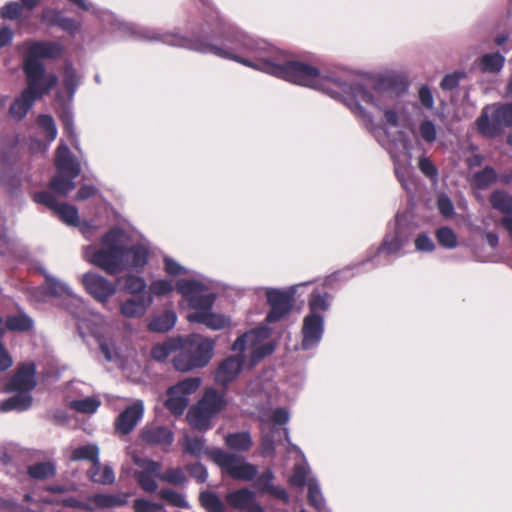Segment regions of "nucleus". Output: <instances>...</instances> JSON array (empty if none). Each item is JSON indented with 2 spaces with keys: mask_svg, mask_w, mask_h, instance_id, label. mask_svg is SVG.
<instances>
[{
  "mask_svg": "<svg viewBox=\"0 0 512 512\" xmlns=\"http://www.w3.org/2000/svg\"><path fill=\"white\" fill-rule=\"evenodd\" d=\"M194 50L234 60L246 66L282 78L294 84L310 87L342 101L373 130L371 117L360 102L383 112L385 122L397 127L404 119L400 94L391 79L377 78L356 82L346 70L332 76L322 75L317 68L287 56L264 40H255L238 29L225 35L221 46L194 39Z\"/></svg>",
  "mask_w": 512,
  "mask_h": 512,
  "instance_id": "1",
  "label": "nucleus"
},
{
  "mask_svg": "<svg viewBox=\"0 0 512 512\" xmlns=\"http://www.w3.org/2000/svg\"><path fill=\"white\" fill-rule=\"evenodd\" d=\"M102 248L89 245L83 257L105 272L115 275L126 269L142 268L148 260V250L140 244L129 245V236L121 229H111L101 240Z\"/></svg>",
  "mask_w": 512,
  "mask_h": 512,
  "instance_id": "2",
  "label": "nucleus"
},
{
  "mask_svg": "<svg viewBox=\"0 0 512 512\" xmlns=\"http://www.w3.org/2000/svg\"><path fill=\"white\" fill-rule=\"evenodd\" d=\"M46 279V286L51 295L63 298L65 308L78 320V330L82 337L90 333L99 344L101 352L107 361L117 359L113 343L105 338L109 327L103 316L99 313L89 311L83 300L75 295L71 288L64 282L49 275L45 270L41 271Z\"/></svg>",
  "mask_w": 512,
  "mask_h": 512,
  "instance_id": "3",
  "label": "nucleus"
},
{
  "mask_svg": "<svg viewBox=\"0 0 512 512\" xmlns=\"http://www.w3.org/2000/svg\"><path fill=\"white\" fill-rule=\"evenodd\" d=\"M270 330L265 327H257L238 337L232 346L237 353L222 361L216 371V382L226 385L233 381L244 365L253 367L258 361L274 351V345L267 342Z\"/></svg>",
  "mask_w": 512,
  "mask_h": 512,
  "instance_id": "4",
  "label": "nucleus"
},
{
  "mask_svg": "<svg viewBox=\"0 0 512 512\" xmlns=\"http://www.w3.org/2000/svg\"><path fill=\"white\" fill-rule=\"evenodd\" d=\"M175 287L194 310L187 316L189 322L201 323L212 330H220L229 325L228 318L211 311L215 294L211 291V282L202 275L192 273L189 279H179Z\"/></svg>",
  "mask_w": 512,
  "mask_h": 512,
  "instance_id": "5",
  "label": "nucleus"
},
{
  "mask_svg": "<svg viewBox=\"0 0 512 512\" xmlns=\"http://www.w3.org/2000/svg\"><path fill=\"white\" fill-rule=\"evenodd\" d=\"M178 353L173 357V366L177 371L189 372L207 366L213 356L215 342L200 334H191L178 338Z\"/></svg>",
  "mask_w": 512,
  "mask_h": 512,
  "instance_id": "6",
  "label": "nucleus"
},
{
  "mask_svg": "<svg viewBox=\"0 0 512 512\" xmlns=\"http://www.w3.org/2000/svg\"><path fill=\"white\" fill-rule=\"evenodd\" d=\"M55 166L56 176L50 182V189L60 195L66 196L75 188L74 180L80 175L81 166L71 154L67 145L60 143L56 150Z\"/></svg>",
  "mask_w": 512,
  "mask_h": 512,
  "instance_id": "7",
  "label": "nucleus"
},
{
  "mask_svg": "<svg viewBox=\"0 0 512 512\" xmlns=\"http://www.w3.org/2000/svg\"><path fill=\"white\" fill-rule=\"evenodd\" d=\"M512 125V104L486 105L476 120L478 132L487 138H496Z\"/></svg>",
  "mask_w": 512,
  "mask_h": 512,
  "instance_id": "8",
  "label": "nucleus"
},
{
  "mask_svg": "<svg viewBox=\"0 0 512 512\" xmlns=\"http://www.w3.org/2000/svg\"><path fill=\"white\" fill-rule=\"evenodd\" d=\"M226 406L223 394L213 388L207 389L203 397L187 414L189 424L198 430H208L211 419Z\"/></svg>",
  "mask_w": 512,
  "mask_h": 512,
  "instance_id": "9",
  "label": "nucleus"
},
{
  "mask_svg": "<svg viewBox=\"0 0 512 512\" xmlns=\"http://www.w3.org/2000/svg\"><path fill=\"white\" fill-rule=\"evenodd\" d=\"M23 71L27 80L24 91L36 100L42 98L58 83V77L53 73H46L44 65L23 63Z\"/></svg>",
  "mask_w": 512,
  "mask_h": 512,
  "instance_id": "10",
  "label": "nucleus"
},
{
  "mask_svg": "<svg viewBox=\"0 0 512 512\" xmlns=\"http://www.w3.org/2000/svg\"><path fill=\"white\" fill-rule=\"evenodd\" d=\"M307 283L294 285L285 290L268 288L266 289L267 301L271 307L266 317L269 323L277 322L282 319L292 308L294 296L297 289Z\"/></svg>",
  "mask_w": 512,
  "mask_h": 512,
  "instance_id": "11",
  "label": "nucleus"
},
{
  "mask_svg": "<svg viewBox=\"0 0 512 512\" xmlns=\"http://www.w3.org/2000/svg\"><path fill=\"white\" fill-rule=\"evenodd\" d=\"M200 385L199 377H189L169 388L165 402L167 409L175 415L183 414L188 406V396L196 392Z\"/></svg>",
  "mask_w": 512,
  "mask_h": 512,
  "instance_id": "12",
  "label": "nucleus"
},
{
  "mask_svg": "<svg viewBox=\"0 0 512 512\" xmlns=\"http://www.w3.org/2000/svg\"><path fill=\"white\" fill-rule=\"evenodd\" d=\"M214 460L233 479L249 481L257 474L256 466L235 454L217 450L214 452Z\"/></svg>",
  "mask_w": 512,
  "mask_h": 512,
  "instance_id": "13",
  "label": "nucleus"
},
{
  "mask_svg": "<svg viewBox=\"0 0 512 512\" xmlns=\"http://www.w3.org/2000/svg\"><path fill=\"white\" fill-rule=\"evenodd\" d=\"M132 460L137 466L134 476L140 487L146 492H155L158 488L156 479H159L161 464L136 453L132 455Z\"/></svg>",
  "mask_w": 512,
  "mask_h": 512,
  "instance_id": "14",
  "label": "nucleus"
},
{
  "mask_svg": "<svg viewBox=\"0 0 512 512\" xmlns=\"http://www.w3.org/2000/svg\"><path fill=\"white\" fill-rule=\"evenodd\" d=\"M23 63L43 65L41 60H53L59 58L64 48L53 41H29L25 43Z\"/></svg>",
  "mask_w": 512,
  "mask_h": 512,
  "instance_id": "15",
  "label": "nucleus"
},
{
  "mask_svg": "<svg viewBox=\"0 0 512 512\" xmlns=\"http://www.w3.org/2000/svg\"><path fill=\"white\" fill-rule=\"evenodd\" d=\"M309 468L306 464H299L295 467L294 473L290 482L294 486L302 487L307 483L308 486V500L318 511L326 510L325 500L320 490L318 482L313 478H308Z\"/></svg>",
  "mask_w": 512,
  "mask_h": 512,
  "instance_id": "16",
  "label": "nucleus"
},
{
  "mask_svg": "<svg viewBox=\"0 0 512 512\" xmlns=\"http://www.w3.org/2000/svg\"><path fill=\"white\" fill-rule=\"evenodd\" d=\"M34 201L51 209L65 224L70 226H77L79 224L77 208L66 203L59 204L51 192L42 191L35 193Z\"/></svg>",
  "mask_w": 512,
  "mask_h": 512,
  "instance_id": "17",
  "label": "nucleus"
},
{
  "mask_svg": "<svg viewBox=\"0 0 512 512\" xmlns=\"http://www.w3.org/2000/svg\"><path fill=\"white\" fill-rule=\"evenodd\" d=\"M86 291L97 301L105 302L116 293V285L103 276L87 272L81 276Z\"/></svg>",
  "mask_w": 512,
  "mask_h": 512,
  "instance_id": "18",
  "label": "nucleus"
},
{
  "mask_svg": "<svg viewBox=\"0 0 512 512\" xmlns=\"http://www.w3.org/2000/svg\"><path fill=\"white\" fill-rule=\"evenodd\" d=\"M324 333V316L307 315L303 319L301 347L309 350L316 347Z\"/></svg>",
  "mask_w": 512,
  "mask_h": 512,
  "instance_id": "19",
  "label": "nucleus"
},
{
  "mask_svg": "<svg viewBox=\"0 0 512 512\" xmlns=\"http://www.w3.org/2000/svg\"><path fill=\"white\" fill-rule=\"evenodd\" d=\"M407 241V237L403 234L401 219L397 216L393 225V230L386 234L382 245L377 249V256L397 255Z\"/></svg>",
  "mask_w": 512,
  "mask_h": 512,
  "instance_id": "20",
  "label": "nucleus"
},
{
  "mask_svg": "<svg viewBox=\"0 0 512 512\" xmlns=\"http://www.w3.org/2000/svg\"><path fill=\"white\" fill-rule=\"evenodd\" d=\"M35 385V365L25 363L19 367L17 373L9 382L8 390H21L30 393Z\"/></svg>",
  "mask_w": 512,
  "mask_h": 512,
  "instance_id": "21",
  "label": "nucleus"
},
{
  "mask_svg": "<svg viewBox=\"0 0 512 512\" xmlns=\"http://www.w3.org/2000/svg\"><path fill=\"white\" fill-rule=\"evenodd\" d=\"M143 403L136 401L127 407L116 420V429L123 434H128L136 426L137 422L143 416Z\"/></svg>",
  "mask_w": 512,
  "mask_h": 512,
  "instance_id": "22",
  "label": "nucleus"
},
{
  "mask_svg": "<svg viewBox=\"0 0 512 512\" xmlns=\"http://www.w3.org/2000/svg\"><path fill=\"white\" fill-rule=\"evenodd\" d=\"M490 203L495 210L505 215L502 224L509 233H512V197L504 191L497 190L491 194Z\"/></svg>",
  "mask_w": 512,
  "mask_h": 512,
  "instance_id": "23",
  "label": "nucleus"
},
{
  "mask_svg": "<svg viewBox=\"0 0 512 512\" xmlns=\"http://www.w3.org/2000/svg\"><path fill=\"white\" fill-rule=\"evenodd\" d=\"M153 302L152 295L142 293L137 298L126 300L121 305V313L128 318L142 317Z\"/></svg>",
  "mask_w": 512,
  "mask_h": 512,
  "instance_id": "24",
  "label": "nucleus"
},
{
  "mask_svg": "<svg viewBox=\"0 0 512 512\" xmlns=\"http://www.w3.org/2000/svg\"><path fill=\"white\" fill-rule=\"evenodd\" d=\"M142 440L150 445L168 446L173 442L172 431L160 425L146 426L141 433Z\"/></svg>",
  "mask_w": 512,
  "mask_h": 512,
  "instance_id": "25",
  "label": "nucleus"
},
{
  "mask_svg": "<svg viewBox=\"0 0 512 512\" xmlns=\"http://www.w3.org/2000/svg\"><path fill=\"white\" fill-rule=\"evenodd\" d=\"M36 99L24 90L14 99L9 107V116L15 120H22L33 107Z\"/></svg>",
  "mask_w": 512,
  "mask_h": 512,
  "instance_id": "26",
  "label": "nucleus"
},
{
  "mask_svg": "<svg viewBox=\"0 0 512 512\" xmlns=\"http://www.w3.org/2000/svg\"><path fill=\"white\" fill-rule=\"evenodd\" d=\"M505 58L499 52L487 53L476 61L477 68L483 73H497L502 70Z\"/></svg>",
  "mask_w": 512,
  "mask_h": 512,
  "instance_id": "27",
  "label": "nucleus"
},
{
  "mask_svg": "<svg viewBox=\"0 0 512 512\" xmlns=\"http://www.w3.org/2000/svg\"><path fill=\"white\" fill-rule=\"evenodd\" d=\"M227 503L236 509L248 510L255 503V494L249 489H239L226 496Z\"/></svg>",
  "mask_w": 512,
  "mask_h": 512,
  "instance_id": "28",
  "label": "nucleus"
},
{
  "mask_svg": "<svg viewBox=\"0 0 512 512\" xmlns=\"http://www.w3.org/2000/svg\"><path fill=\"white\" fill-rule=\"evenodd\" d=\"M17 392L14 396L3 401L0 405V409L4 412L17 410L23 411L30 407L32 403V397L27 391L14 390Z\"/></svg>",
  "mask_w": 512,
  "mask_h": 512,
  "instance_id": "29",
  "label": "nucleus"
},
{
  "mask_svg": "<svg viewBox=\"0 0 512 512\" xmlns=\"http://www.w3.org/2000/svg\"><path fill=\"white\" fill-rule=\"evenodd\" d=\"M127 494H94L88 499L98 508L120 507L127 503Z\"/></svg>",
  "mask_w": 512,
  "mask_h": 512,
  "instance_id": "30",
  "label": "nucleus"
},
{
  "mask_svg": "<svg viewBox=\"0 0 512 512\" xmlns=\"http://www.w3.org/2000/svg\"><path fill=\"white\" fill-rule=\"evenodd\" d=\"M330 296L328 293H319L314 291L308 301L309 314L314 316H324L323 314L330 307Z\"/></svg>",
  "mask_w": 512,
  "mask_h": 512,
  "instance_id": "31",
  "label": "nucleus"
},
{
  "mask_svg": "<svg viewBox=\"0 0 512 512\" xmlns=\"http://www.w3.org/2000/svg\"><path fill=\"white\" fill-rule=\"evenodd\" d=\"M88 475L93 482L100 484H112L115 480L112 468L108 466L102 467L99 461H95L91 465Z\"/></svg>",
  "mask_w": 512,
  "mask_h": 512,
  "instance_id": "32",
  "label": "nucleus"
},
{
  "mask_svg": "<svg viewBox=\"0 0 512 512\" xmlns=\"http://www.w3.org/2000/svg\"><path fill=\"white\" fill-rule=\"evenodd\" d=\"M176 320L177 317L173 311H165L163 314L155 317L148 327L153 332H167L175 326Z\"/></svg>",
  "mask_w": 512,
  "mask_h": 512,
  "instance_id": "33",
  "label": "nucleus"
},
{
  "mask_svg": "<svg viewBox=\"0 0 512 512\" xmlns=\"http://www.w3.org/2000/svg\"><path fill=\"white\" fill-rule=\"evenodd\" d=\"M226 445L237 451H246L249 450L252 446V439L250 434L247 432H238L228 434L225 438Z\"/></svg>",
  "mask_w": 512,
  "mask_h": 512,
  "instance_id": "34",
  "label": "nucleus"
},
{
  "mask_svg": "<svg viewBox=\"0 0 512 512\" xmlns=\"http://www.w3.org/2000/svg\"><path fill=\"white\" fill-rule=\"evenodd\" d=\"M178 346V338H172L167 342L156 344L151 350V355L153 359L162 362L165 361L172 352L178 353Z\"/></svg>",
  "mask_w": 512,
  "mask_h": 512,
  "instance_id": "35",
  "label": "nucleus"
},
{
  "mask_svg": "<svg viewBox=\"0 0 512 512\" xmlns=\"http://www.w3.org/2000/svg\"><path fill=\"white\" fill-rule=\"evenodd\" d=\"M55 472V466L51 462H39L28 468L29 477L36 480L51 478L55 475Z\"/></svg>",
  "mask_w": 512,
  "mask_h": 512,
  "instance_id": "36",
  "label": "nucleus"
},
{
  "mask_svg": "<svg viewBox=\"0 0 512 512\" xmlns=\"http://www.w3.org/2000/svg\"><path fill=\"white\" fill-rule=\"evenodd\" d=\"M49 13H51L53 15V18L51 19V23L60 27L62 30L69 32L71 34H74L80 29V24L78 22H76L72 18L62 16L57 11L45 13L44 19H48Z\"/></svg>",
  "mask_w": 512,
  "mask_h": 512,
  "instance_id": "37",
  "label": "nucleus"
},
{
  "mask_svg": "<svg viewBox=\"0 0 512 512\" xmlns=\"http://www.w3.org/2000/svg\"><path fill=\"white\" fill-rule=\"evenodd\" d=\"M32 326V319L24 313L10 315L6 318V327L11 331H28Z\"/></svg>",
  "mask_w": 512,
  "mask_h": 512,
  "instance_id": "38",
  "label": "nucleus"
},
{
  "mask_svg": "<svg viewBox=\"0 0 512 512\" xmlns=\"http://www.w3.org/2000/svg\"><path fill=\"white\" fill-rule=\"evenodd\" d=\"M61 122L64 126V130L71 140V144L75 149H79V141L74 127L73 113L69 108H64L60 114Z\"/></svg>",
  "mask_w": 512,
  "mask_h": 512,
  "instance_id": "39",
  "label": "nucleus"
},
{
  "mask_svg": "<svg viewBox=\"0 0 512 512\" xmlns=\"http://www.w3.org/2000/svg\"><path fill=\"white\" fill-rule=\"evenodd\" d=\"M101 402L97 397H86L70 402V407L80 413L92 414L97 411Z\"/></svg>",
  "mask_w": 512,
  "mask_h": 512,
  "instance_id": "40",
  "label": "nucleus"
},
{
  "mask_svg": "<svg viewBox=\"0 0 512 512\" xmlns=\"http://www.w3.org/2000/svg\"><path fill=\"white\" fill-rule=\"evenodd\" d=\"M98 456L99 449L94 444L80 446L72 452L73 460H90L92 464H94L95 461H99Z\"/></svg>",
  "mask_w": 512,
  "mask_h": 512,
  "instance_id": "41",
  "label": "nucleus"
},
{
  "mask_svg": "<svg viewBox=\"0 0 512 512\" xmlns=\"http://www.w3.org/2000/svg\"><path fill=\"white\" fill-rule=\"evenodd\" d=\"M37 124L42 129L46 139L49 143L54 141L57 137V127L52 116L41 114L37 118Z\"/></svg>",
  "mask_w": 512,
  "mask_h": 512,
  "instance_id": "42",
  "label": "nucleus"
},
{
  "mask_svg": "<svg viewBox=\"0 0 512 512\" xmlns=\"http://www.w3.org/2000/svg\"><path fill=\"white\" fill-rule=\"evenodd\" d=\"M394 163V170L396 177L401 182L403 188L408 189L410 174H411V165L410 161L406 160L401 162L397 157L391 155Z\"/></svg>",
  "mask_w": 512,
  "mask_h": 512,
  "instance_id": "43",
  "label": "nucleus"
},
{
  "mask_svg": "<svg viewBox=\"0 0 512 512\" xmlns=\"http://www.w3.org/2000/svg\"><path fill=\"white\" fill-rule=\"evenodd\" d=\"M63 83L69 92V97L72 98L80 83V78L71 63L65 64Z\"/></svg>",
  "mask_w": 512,
  "mask_h": 512,
  "instance_id": "44",
  "label": "nucleus"
},
{
  "mask_svg": "<svg viewBox=\"0 0 512 512\" xmlns=\"http://www.w3.org/2000/svg\"><path fill=\"white\" fill-rule=\"evenodd\" d=\"M497 175L493 168L485 167L473 176V181L479 189H486L496 181Z\"/></svg>",
  "mask_w": 512,
  "mask_h": 512,
  "instance_id": "45",
  "label": "nucleus"
},
{
  "mask_svg": "<svg viewBox=\"0 0 512 512\" xmlns=\"http://www.w3.org/2000/svg\"><path fill=\"white\" fill-rule=\"evenodd\" d=\"M159 496L168 504L178 508H189V503L182 493H178L171 489H162Z\"/></svg>",
  "mask_w": 512,
  "mask_h": 512,
  "instance_id": "46",
  "label": "nucleus"
},
{
  "mask_svg": "<svg viewBox=\"0 0 512 512\" xmlns=\"http://www.w3.org/2000/svg\"><path fill=\"white\" fill-rule=\"evenodd\" d=\"M202 506L208 512H223L224 504L221 499L212 492H202L200 495Z\"/></svg>",
  "mask_w": 512,
  "mask_h": 512,
  "instance_id": "47",
  "label": "nucleus"
},
{
  "mask_svg": "<svg viewBox=\"0 0 512 512\" xmlns=\"http://www.w3.org/2000/svg\"><path fill=\"white\" fill-rule=\"evenodd\" d=\"M159 479L173 485H182L186 481V476L181 468H171L159 475Z\"/></svg>",
  "mask_w": 512,
  "mask_h": 512,
  "instance_id": "48",
  "label": "nucleus"
},
{
  "mask_svg": "<svg viewBox=\"0 0 512 512\" xmlns=\"http://www.w3.org/2000/svg\"><path fill=\"white\" fill-rule=\"evenodd\" d=\"M438 242L448 249H453L457 246V236L454 231L449 227H442L437 231Z\"/></svg>",
  "mask_w": 512,
  "mask_h": 512,
  "instance_id": "49",
  "label": "nucleus"
},
{
  "mask_svg": "<svg viewBox=\"0 0 512 512\" xmlns=\"http://www.w3.org/2000/svg\"><path fill=\"white\" fill-rule=\"evenodd\" d=\"M174 289V285L171 281L166 279H157L151 282L149 286L148 294L156 296H165L171 293Z\"/></svg>",
  "mask_w": 512,
  "mask_h": 512,
  "instance_id": "50",
  "label": "nucleus"
},
{
  "mask_svg": "<svg viewBox=\"0 0 512 512\" xmlns=\"http://www.w3.org/2000/svg\"><path fill=\"white\" fill-rule=\"evenodd\" d=\"M419 135L426 143H434L437 139L436 126L431 120L422 121L419 125Z\"/></svg>",
  "mask_w": 512,
  "mask_h": 512,
  "instance_id": "51",
  "label": "nucleus"
},
{
  "mask_svg": "<svg viewBox=\"0 0 512 512\" xmlns=\"http://www.w3.org/2000/svg\"><path fill=\"white\" fill-rule=\"evenodd\" d=\"M184 450L190 454L199 456L205 451V443L203 437H185Z\"/></svg>",
  "mask_w": 512,
  "mask_h": 512,
  "instance_id": "52",
  "label": "nucleus"
},
{
  "mask_svg": "<svg viewBox=\"0 0 512 512\" xmlns=\"http://www.w3.org/2000/svg\"><path fill=\"white\" fill-rule=\"evenodd\" d=\"M466 77V73L464 71H455L453 73L447 74L443 77L440 87L445 91H451L455 89L460 81Z\"/></svg>",
  "mask_w": 512,
  "mask_h": 512,
  "instance_id": "53",
  "label": "nucleus"
},
{
  "mask_svg": "<svg viewBox=\"0 0 512 512\" xmlns=\"http://www.w3.org/2000/svg\"><path fill=\"white\" fill-rule=\"evenodd\" d=\"M164 270L170 276L189 274V271L171 257H164Z\"/></svg>",
  "mask_w": 512,
  "mask_h": 512,
  "instance_id": "54",
  "label": "nucleus"
},
{
  "mask_svg": "<svg viewBox=\"0 0 512 512\" xmlns=\"http://www.w3.org/2000/svg\"><path fill=\"white\" fill-rule=\"evenodd\" d=\"M133 507L135 512H166L162 505L145 499H136Z\"/></svg>",
  "mask_w": 512,
  "mask_h": 512,
  "instance_id": "55",
  "label": "nucleus"
},
{
  "mask_svg": "<svg viewBox=\"0 0 512 512\" xmlns=\"http://www.w3.org/2000/svg\"><path fill=\"white\" fill-rule=\"evenodd\" d=\"M146 287V283L143 278L129 275L125 279V288L127 291L133 294L142 293Z\"/></svg>",
  "mask_w": 512,
  "mask_h": 512,
  "instance_id": "56",
  "label": "nucleus"
},
{
  "mask_svg": "<svg viewBox=\"0 0 512 512\" xmlns=\"http://www.w3.org/2000/svg\"><path fill=\"white\" fill-rule=\"evenodd\" d=\"M437 207L441 215L444 216L445 218L452 217L454 214V205L450 198L445 194H441L438 197Z\"/></svg>",
  "mask_w": 512,
  "mask_h": 512,
  "instance_id": "57",
  "label": "nucleus"
},
{
  "mask_svg": "<svg viewBox=\"0 0 512 512\" xmlns=\"http://www.w3.org/2000/svg\"><path fill=\"white\" fill-rule=\"evenodd\" d=\"M22 13V5L17 2H9L1 9V16L6 19H17Z\"/></svg>",
  "mask_w": 512,
  "mask_h": 512,
  "instance_id": "58",
  "label": "nucleus"
},
{
  "mask_svg": "<svg viewBox=\"0 0 512 512\" xmlns=\"http://www.w3.org/2000/svg\"><path fill=\"white\" fill-rule=\"evenodd\" d=\"M418 98L421 103V105L428 110H431L434 108V97L432 94L431 89L423 85L418 92Z\"/></svg>",
  "mask_w": 512,
  "mask_h": 512,
  "instance_id": "59",
  "label": "nucleus"
},
{
  "mask_svg": "<svg viewBox=\"0 0 512 512\" xmlns=\"http://www.w3.org/2000/svg\"><path fill=\"white\" fill-rule=\"evenodd\" d=\"M420 171L429 178H436L438 171L433 162L427 157H421L418 162Z\"/></svg>",
  "mask_w": 512,
  "mask_h": 512,
  "instance_id": "60",
  "label": "nucleus"
},
{
  "mask_svg": "<svg viewBox=\"0 0 512 512\" xmlns=\"http://www.w3.org/2000/svg\"><path fill=\"white\" fill-rule=\"evenodd\" d=\"M187 470L189 471L190 475L198 482H205L208 477L207 470L201 463L188 465Z\"/></svg>",
  "mask_w": 512,
  "mask_h": 512,
  "instance_id": "61",
  "label": "nucleus"
},
{
  "mask_svg": "<svg viewBox=\"0 0 512 512\" xmlns=\"http://www.w3.org/2000/svg\"><path fill=\"white\" fill-rule=\"evenodd\" d=\"M415 247L418 251L430 252L434 250V243L426 234H420L415 239Z\"/></svg>",
  "mask_w": 512,
  "mask_h": 512,
  "instance_id": "62",
  "label": "nucleus"
},
{
  "mask_svg": "<svg viewBox=\"0 0 512 512\" xmlns=\"http://www.w3.org/2000/svg\"><path fill=\"white\" fill-rule=\"evenodd\" d=\"M273 478L274 476L271 470L265 471L258 477L256 481L257 488L267 492L273 486Z\"/></svg>",
  "mask_w": 512,
  "mask_h": 512,
  "instance_id": "63",
  "label": "nucleus"
},
{
  "mask_svg": "<svg viewBox=\"0 0 512 512\" xmlns=\"http://www.w3.org/2000/svg\"><path fill=\"white\" fill-rule=\"evenodd\" d=\"M60 504L63 506H66V507L79 508V509L87 510V511L92 509L88 503L79 501L73 497H67V498L61 499Z\"/></svg>",
  "mask_w": 512,
  "mask_h": 512,
  "instance_id": "64",
  "label": "nucleus"
}]
</instances>
